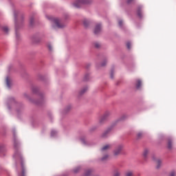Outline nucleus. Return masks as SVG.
Listing matches in <instances>:
<instances>
[{"label":"nucleus","mask_w":176,"mask_h":176,"mask_svg":"<svg viewBox=\"0 0 176 176\" xmlns=\"http://www.w3.org/2000/svg\"><path fill=\"white\" fill-rule=\"evenodd\" d=\"M88 3H90L89 0H76L74 3V6L75 8H82L83 5H87Z\"/></svg>","instance_id":"f257e3e1"},{"label":"nucleus","mask_w":176,"mask_h":176,"mask_svg":"<svg viewBox=\"0 0 176 176\" xmlns=\"http://www.w3.org/2000/svg\"><path fill=\"white\" fill-rule=\"evenodd\" d=\"M123 149V145L118 146L113 152V156H119L122 153V150Z\"/></svg>","instance_id":"f03ea898"},{"label":"nucleus","mask_w":176,"mask_h":176,"mask_svg":"<svg viewBox=\"0 0 176 176\" xmlns=\"http://www.w3.org/2000/svg\"><path fill=\"white\" fill-rule=\"evenodd\" d=\"M53 22L54 23L57 28H64V27H65V24L61 23V22L60 21V19L57 18L54 19Z\"/></svg>","instance_id":"7ed1b4c3"},{"label":"nucleus","mask_w":176,"mask_h":176,"mask_svg":"<svg viewBox=\"0 0 176 176\" xmlns=\"http://www.w3.org/2000/svg\"><path fill=\"white\" fill-rule=\"evenodd\" d=\"M111 115V113L107 111L100 118L99 122L100 123H102L104 120L108 119V117Z\"/></svg>","instance_id":"20e7f679"},{"label":"nucleus","mask_w":176,"mask_h":176,"mask_svg":"<svg viewBox=\"0 0 176 176\" xmlns=\"http://www.w3.org/2000/svg\"><path fill=\"white\" fill-rule=\"evenodd\" d=\"M153 160H154V162L156 163L157 168H160V166H162V160L156 158L155 157H153Z\"/></svg>","instance_id":"39448f33"},{"label":"nucleus","mask_w":176,"mask_h":176,"mask_svg":"<svg viewBox=\"0 0 176 176\" xmlns=\"http://www.w3.org/2000/svg\"><path fill=\"white\" fill-rule=\"evenodd\" d=\"M101 32V24H97L94 29V34L97 35L98 34H100Z\"/></svg>","instance_id":"423d86ee"},{"label":"nucleus","mask_w":176,"mask_h":176,"mask_svg":"<svg viewBox=\"0 0 176 176\" xmlns=\"http://www.w3.org/2000/svg\"><path fill=\"white\" fill-rule=\"evenodd\" d=\"M111 146H111L110 144H106L101 148V151L102 152H105V151H109V149L111 148Z\"/></svg>","instance_id":"0eeeda50"},{"label":"nucleus","mask_w":176,"mask_h":176,"mask_svg":"<svg viewBox=\"0 0 176 176\" xmlns=\"http://www.w3.org/2000/svg\"><path fill=\"white\" fill-rule=\"evenodd\" d=\"M168 149L171 151L173 149V140L168 139Z\"/></svg>","instance_id":"6e6552de"},{"label":"nucleus","mask_w":176,"mask_h":176,"mask_svg":"<svg viewBox=\"0 0 176 176\" xmlns=\"http://www.w3.org/2000/svg\"><path fill=\"white\" fill-rule=\"evenodd\" d=\"M6 85L8 87V89H10V86H11V80L10 78L7 77L6 78Z\"/></svg>","instance_id":"1a4fd4ad"},{"label":"nucleus","mask_w":176,"mask_h":176,"mask_svg":"<svg viewBox=\"0 0 176 176\" xmlns=\"http://www.w3.org/2000/svg\"><path fill=\"white\" fill-rule=\"evenodd\" d=\"M148 154H149V150L148 148H145L143 152V156L144 159H146V157H148Z\"/></svg>","instance_id":"9d476101"},{"label":"nucleus","mask_w":176,"mask_h":176,"mask_svg":"<svg viewBox=\"0 0 176 176\" xmlns=\"http://www.w3.org/2000/svg\"><path fill=\"white\" fill-rule=\"evenodd\" d=\"M141 85H142V82L141 81V80L138 79L136 80V87H137V89H140V87H141Z\"/></svg>","instance_id":"9b49d317"},{"label":"nucleus","mask_w":176,"mask_h":176,"mask_svg":"<svg viewBox=\"0 0 176 176\" xmlns=\"http://www.w3.org/2000/svg\"><path fill=\"white\" fill-rule=\"evenodd\" d=\"M133 175H134V173H133V171L131 170H127L125 172L124 176H133Z\"/></svg>","instance_id":"f8f14e48"},{"label":"nucleus","mask_w":176,"mask_h":176,"mask_svg":"<svg viewBox=\"0 0 176 176\" xmlns=\"http://www.w3.org/2000/svg\"><path fill=\"white\" fill-rule=\"evenodd\" d=\"M91 173H93V170L91 169H87L86 171H85V176H89Z\"/></svg>","instance_id":"ddd939ff"},{"label":"nucleus","mask_w":176,"mask_h":176,"mask_svg":"<svg viewBox=\"0 0 176 176\" xmlns=\"http://www.w3.org/2000/svg\"><path fill=\"white\" fill-rule=\"evenodd\" d=\"M89 24H90V22H89V20L87 19L83 20V25H85V27H89Z\"/></svg>","instance_id":"4468645a"},{"label":"nucleus","mask_w":176,"mask_h":176,"mask_svg":"<svg viewBox=\"0 0 176 176\" xmlns=\"http://www.w3.org/2000/svg\"><path fill=\"white\" fill-rule=\"evenodd\" d=\"M108 159H109V155H105L102 157L101 160L102 162H105V160H108Z\"/></svg>","instance_id":"2eb2a0df"},{"label":"nucleus","mask_w":176,"mask_h":176,"mask_svg":"<svg viewBox=\"0 0 176 176\" xmlns=\"http://www.w3.org/2000/svg\"><path fill=\"white\" fill-rule=\"evenodd\" d=\"M120 174H121L120 170H116L114 171V175H113V176H120Z\"/></svg>","instance_id":"dca6fc26"},{"label":"nucleus","mask_w":176,"mask_h":176,"mask_svg":"<svg viewBox=\"0 0 176 176\" xmlns=\"http://www.w3.org/2000/svg\"><path fill=\"white\" fill-rule=\"evenodd\" d=\"M138 16L139 17H142V13L141 12V8H138Z\"/></svg>","instance_id":"f3484780"},{"label":"nucleus","mask_w":176,"mask_h":176,"mask_svg":"<svg viewBox=\"0 0 176 176\" xmlns=\"http://www.w3.org/2000/svg\"><path fill=\"white\" fill-rule=\"evenodd\" d=\"M3 32H5L6 34H8V32H9V28L7 26H4L3 28Z\"/></svg>","instance_id":"a211bd4d"},{"label":"nucleus","mask_w":176,"mask_h":176,"mask_svg":"<svg viewBox=\"0 0 176 176\" xmlns=\"http://www.w3.org/2000/svg\"><path fill=\"white\" fill-rule=\"evenodd\" d=\"M143 136H144V133H143L142 132H139V133L137 134L138 138H142Z\"/></svg>","instance_id":"6ab92c4d"},{"label":"nucleus","mask_w":176,"mask_h":176,"mask_svg":"<svg viewBox=\"0 0 176 176\" xmlns=\"http://www.w3.org/2000/svg\"><path fill=\"white\" fill-rule=\"evenodd\" d=\"M126 47H127V49H129V50L131 49V43H130V41H128V42L126 43Z\"/></svg>","instance_id":"aec40b11"},{"label":"nucleus","mask_w":176,"mask_h":176,"mask_svg":"<svg viewBox=\"0 0 176 176\" xmlns=\"http://www.w3.org/2000/svg\"><path fill=\"white\" fill-rule=\"evenodd\" d=\"M110 131H111V129H107V130L103 133L102 137H107V134H108Z\"/></svg>","instance_id":"412c9836"},{"label":"nucleus","mask_w":176,"mask_h":176,"mask_svg":"<svg viewBox=\"0 0 176 176\" xmlns=\"http://www.w3.org/2000/svg\"><path fill=\"white\" fill-rule=\"evenodd\" d=\"M56 134H57V131H51L52 137H54V135H56Z\"/></svg>","instance_id":"4be33fe9"},{"label":"nucleus","mask_w":176,"mask_h":176,"mask_svg":"<svg viewBox=\"0 0 176 176\" xmlns=\"http://www.w3.org/2000/svg\"><path fill=\"white\" fill-rule=\"evenodd\" d=\"M30 25H32L34 24V17H31L30 19Z\"/></svg>","instance_id":"5701e85b"},{"label":"nucleus","mask_w":176,"mask_h":176,"mask_svg":"<svg viewBox=\"0 0 176 176\" xmlns=\"http://www.w3.org/2000/svg\"><path fill=\"white\" fill-rule=\"evenodd\" d=\"M170 176H176V172L173 170L172 172H170Z\"/></svg>","instance_id":"b1692460"},{"label":"nucleus","mask_w":176,"mask_h":176,"mask_svg":"<svg viewBox=\"0 0 176 176\" xmlns=\"http://www.w3.org/2000/svg\"><path fill=\"white\" fill-rule=\"evenodd\" d=\"M87 90V87L85 88L84 89H82L81 91V94H83V93H85L86 91Z\"/></svg>","instance_id":"393cba45"},{"label":"nucleus","mask_w":176,"mask_h":176,"mask_svg":"<svg viewBox=\"0 0 176 176\" xmlns=\"http://www.w3.org/2000/svg\"><path fill=\"white\" fill-rule=\"evenodd\" d=\"M118 24H119L120 27H122V25L123 24V21H119Z\"/></svg>","instance_id":"a878e982"},{"label":"nucleus","mask_w":176,"mask_h":176,"mask_svg":"<svg viewBox=\"0 0 176 176\" xmlns=\"http://www.w3.org/2000/svg\"><path fill=\"white\" fill-rule=\"evenodd\" d=\"M95 47H96L97 48L100 47V43H95Z\"/></svg>","instance_id":"bb28decb"},{"label":"nucleus","mask_w":176,"mask_h":176,"mask_svg":"<svg viewBox=\"0 0 176 176\" xmlns=\"http://www.w3.org/2000/svg\"><path fill=\"white\" fill-rule=\"evenodd\" d=\"M111 79H113V71H111Z\"/></svg>","instance_id":"cd10ccee"},{"label":"nucleus","mask_w":176,"mask_h":176,"mask_svg":"<svg viewBox=\"0 0 176 176\" xmlns=\"http://www.w3.org/2000/svg\"><path fill=\"white\" fill-rule=\"evenodd\" d=\"M79 170H80V168H76V169H74V173H78Z\"/></svg>","instance_id":"c85d7f7f"},{"label":"nucleus","mask_w":176,"mask_h":176,"mask_svg":"<svg viewBox=\"0 0 176 176\" xmlns=\"http://www.w3.org/2000/svg\"><path fill=\"white\" fill-rule=\"evenodd\" d=\"M134 0H127V3H131Z\"/></svg>","instance_id":"c756f323"},{"label":"nucleus","mask_w":176,"mask_h":176,"mask_svg":"<svg viewBox=\"0 0 176 176\" xmlns=\"http://www.w3.org/2000/svg\"><path fill=\"white\" fill-rule=\"evenodd\" d=\"M48 49H49L50 50H52V45H48Z\"/></svg>","instance_id":"7c9ffc66"},{"label":"nucleus","mask_w":176,"mask_h":176,"mask_svg":"<svg viewBox=\"0 0 176 176\" xmlns=\"http://www.w3.org/2000/svg\"><path fill=\"white\" fill-rule=\"evenodd\" d=\"M105 64H107V62L102 63V67H104Z\"/></svg>","instance_id":"2f4dec72"},{"label":"nucleus","mask_w":176,"mask_h":176,"mask_svg":"<svg viewBox=\"0 0 176 176\" xmlns=\"http://www.w3.org/2000/svg\"><path fill=\"white\" fill-rule=\"evenodd\" d=\"M87 78H89V76H86L85 77V80H87Z\"/></svg>","instance_id":"473e14b6"},{"label":"nucleus","mask_w":176,"mask_h":176,"mask_svg":"<svg viewBox=\"0 0 176 176\" xmlns=\"http://www.w3.org/2000/svg\"><path fill=\"white\" fill-rule=\"evenodd\" d=\"M17 36H19V35L16 34V38H17Z\"/></svg>","instance_id":"72a5a7b5"}]
</instances>
